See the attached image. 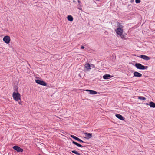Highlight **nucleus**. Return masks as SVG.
I'll list each match as a JSON object with an SVG mask.
<instances>
[{"label":"nucleus","instance_id":"1","mask_svg":"<svg viewBox=\"0 0 155 155\" xmlns=\"http://www.w3.org/2000/svg\"><path fill=\"white\" fill-rule=\"evenodd\" d=\"M117 26L118 28L115 30L117 34L119 35L121 38H124V37L123 35V26L119 23H118Z\"/></svg>","mask_w":155,"mask_h":155},{"label":"nucleus","instance_id":"2","mask_svg":"<svg viewBox=\"0 0 155 155\" xmlns=\"http://www.w3.org/2000/svg\"><path fill=\"white\" fill-rule=\"evenodd\" d=\"M135 66L138 69L141 70H146L148 68V66H144L139 63H136Z\"/></svg>","mask_w":155,"mask_h":155},{"label":"nucleus","instance_id":"3","mask_svg":"<svg viewBox=\"0 0 155 155\" xmlns=\"http://www.w3.org/2000/svg\"><path fill=\"white\" fill-rule=\"evenodd\" d=\"M12 96L14 100L15 101H18L20 100L21 95L18 92H14L12 94Z\"/></svg>","mask_w":155,"mask_h":155},{"label":"nucleus","instance_id":"4","mask_svg":"<svg viewBox=\"0 0 155 155\" xmlns=\"http://www.w3.org/2000/svg\"><path fill=\"white\" fill-rule=\"evenodd\" d=\"M91 69V65L89 63H87L85 65L84 68V71L85 72H88Z\"/></svg>","mask_w":155,"mask_h":155},{"label":"nucleus","instance_id":"5","mask_svg":"<svg viewBox=\"0 0 155 155\" xmlns=\"http://www.w3.org/2000/svg\"><path fill=\"white\" fill-rule=\"evenodd\" d=\"M3 40L6 43L9 44L10 41V38L9 36L7 35L4 37Z\"/></svg>","mask_w":155,"mask_h":155},{"label":"nucleus","instance_id":"6","mask_svg":"<svg viewBox=\"0 0 155 155\" xmlns=\"http://www.w3.org/2000/svg\"><path fill=\"white\" fill-rule=\"evenodd\" d=\"M13 149L16 150L17 152H22L23 151V149L20 148V147L18 146H15L13 147Z\"/></svg>","mask_w":155,"mask_h":155},{"label":"nucleus","instance_id":"7","mask_svg":"<svg viewBox=\"0 0 155 155\" xmlns=\"http://www.w3.org/2000/svg\"><path fill=\"white\" fill-rule=\"evenodd\" d=\"M35 82L40 85H42L44 86H45L46 85V83L44 82L43 81L40 80H36Z\"/></svg>","mask_w":155,"mask_h":155},{"label":"nucleus","instance_id":"8","mask_svg":"<svg viewBox=\"0 0 155 155\" xmlns=\"http://www.w3.org/2000/svg\"><path fill=\"white\" fill-rule=\"evenodd\" d=\"M70 136L71 137L74 139L75 140H76L80 142H81L82 143H85V142L84 141H83L82 140H81V139L79 138L78 137H76L74 135H71Z\"/></svg>","mask_w":155,"mask_h":155},{"label":"nucleus","instance_id":"9","mask_svg":"<svg viewBox=\"0 0 155 155\" xmlns=\"http://www.w3.org/2000/svg\"><path fill=\"white\" fill-rule=\"evenodd\" d=\"M133 74L134 77L138 78H140L142 76V75L141 73L137 71L134 72Z\"/></svg>","mask_w":155,"mask_h":155},{"label":"nucleus","instance_id":"10","mask_svg":"<svg viewBox=\"0 0 155 155\" xmlns=\"http://www.w3.org/2000/svg\"><path fill=\"white\" fill-rule=\"evenodd\" d=\"M140 58H142L145 60H148L150 59V58L148 56H147L145 55H140Z\"/></svg>","mask_w":155,"mask_h":155},{"label":"nucleus","instance_id":"11","mask_svg":"<svg viewBox=\"0 0 155 155\" xmlns=\"http://www.w3.org/2000/svg\"><path fill=\"white\" fill-rule=\"evenodd\" d=\"M86 91L89 92V94H90L94 95L96 94H97V92L94 90H86Z\"/></svg>","mask_w":155,"mask_h":155},{"label":"nucleus","instance_id":"12","mask_svg":"<svg viewBox=\"0 0 155 155\" xmlns=\"http://www.w3.org/2000/svg\"><path fill=\"white\" fill-rule=\"evenodd\" d=\"M112 77V76L110 74H106L104 75L103 76V78L104 79H108L111 78Z\"/></svg>","mask_w":155,"mask_h":155},{"label":"nucleus","instance_id":"13","mask_svg":"<svg viewBox=\"0 0 155 155\" xmlns=\"http://www.w3.org/2000/svg\"><path fill=\"white\" fill-rule=\"evenodd\" d=\"M116 117L118 118L119 119L122 120H124V117L121 115L118 114H115Z\"/></svg>","mask_w":155,"mask_h":155},{"label":"nucleus","instance_id":"14","mask_svg":"<svg viewBox=\"0 0 155 155\" xmlns=\"http://www.w3.org/2000/svg\"><path fill=\"white\" fill-rule=\"evenodd\" d=\"M84 135L86 137V138L89 139L90 138L92 137V134L90 133H85Z\"/></svg>","mask_w":155,"mask_h":155},{"label":"nucleus","instance_id":"15","mask_svg":"<svg viewBox=\"0 0 155 155\" xmlns=\"http://www.w3.org/2000/svg\"><path fill=\"white\" fill-rule=\"evenodd\" d=\"M71 141H72V143L73 144H75V145H76V146H78V147H82L83 146L81 144L78 143H77L73 141L72 139H71Z\"/></svg>","mask_w":155,"mask_h":155},{"label":"nucleus","instance_id":"16","mask_svg":"<svg viewBox=\"0 0 155 155\" xmlns=\"http://www.w3.org/2000/svg\"><path fill=\"white\" fill-rule=\"evenodd\" d=\"M149 105L150 107L155 108V103L153 102H151L149 103Z\"/></svg>","mask_w":155,"mask_h":155},{"label":"nucleus","instance_id":"17","mask_svg":"<svg viewBox=\"0 0 155 155\" xmlns=\"http://www.w3.org/2000/svg\"><path fill=\"white\" fill-rule=\"evenodd\" d=\"M67 19L68 21H73V18L71 15H68L67 17Z\"/></svg>","mask_w":155,"mask_h":155},{"label":"nucleus","instance_id":"18","mask_svg":"<svg viewBox=\"0 0 155 155\" xmlns=\"http://www.w3.org/2000/svg\"><path fill=\"white\" fill-rule=\"evenodd\" d=\"M138 99L142 100H145L146 99V98L142 96H139L138 97Z\"/></svg>","mask_w":155,"mask_h":155},{"label":"nucleus","instance_id":"19","mask_svg":"<svg viewBox=\"0 0 155 155\" xmlns=\"http://www.w3.org/2000/svg\"><path fill=\"white\" fill-rule=\"evenodd\" d=\"M72 152L77 155H80V154L76 150H72Z\"/></svg>","mask_w":155,"mask_h":155},{"label":"nucleus","instance_id":"20","mask_svg":"<svg viewBox=\"0 0 155 155\" xmlns=\"http://www.w3.org/2000/svg\"><path fill=\"white\" fill-rule=\"evenodd\" d=\"M140 0H135V2L136 3H139L140 2Z\"/></svg>","mask_w":155,"mask_h":155},{"label":"nucleus","instance_id":"21","mask_svg":"<svg viewBox=\"0 0 155 155\" xmlns=\"http://www.w3.org/2000/svg\"><path fill=\"white\" fill-rule=\"evenodd\" d=\"M95 67V66L94 65L92 64L91 65V68H94Z\"/></svg>","mask_w":155,"mask_h":155},{"label":"nucleus","instance_id":"22","mask_svg":"<svg viewBox=\"0 0 155 155\" xmlns=\"http://www.w3.org/2000/svg\"><path fill=\"white\" fill-rule=\"evenodd\" d=\"M81 48L82 49H84V46H81Z\"/></svg>","mask_w":155,"mask_h":155},{"label":"nucleus","instance_id":"23","mask_svg":"<svg viewBox=\"0 0 155 155\" xmlns=\"http://www.w3.org/2000/svg\"><path fill=\"white\" fill-rule=\"evenodd\" d=\"M78 3L80 5V3H81V2L79 0H78Z\"/></svg>","mask_w":155,"mask_h":155},{"label":"nucleus","instance_id":"24","mask_svg":"<svg viewBox=\"0 0 155 155\" xmlns=\"http://www.w3.org/2000/svg\"><path fill=\"white\" fill-rule=\"evenodd\" d=\"M146 105H149V104L148 103H146Z\"/></svg>","mask_w":155,"mask_h":155},{"label":"nucleus","instance_id":"25","mask_svg":"<svg viewBox=\"0 0 155 155\" xmlns=\"http://www.w3.org/2000/svg\"><path fill=\"white\" fill-rule=\"evenodd\" d=\"M134 1V0H131V2H132Z\"/></svg>","mask_w":155,"mask_h":155},{"label":"nucleus","instance_id":"26","mask_svg":"<svg viewBox=\"0 0 155 155\" xmlns=\"http://www.w3.org/2000/svg\"><path fill=\"white\" fill-rule=\"evenodd\" d=\"M19 103L20 104H21V103L20 102H19Z\"/></svg>","mask_w":155,"mask_h":155},{"label":"nucleus","instance_id":"27","mask_svg":"<svg viewBox=\"0 0 155 155\" xmlns=\"http://www.w3.org/2000/svg\"><path fill=\"white\" fill-rule=\"evenodd\" d=\"M73 2H75V1H74V0H73Z\"/></svg>","mask_w":155,"mask_h":155}]
</instances>
